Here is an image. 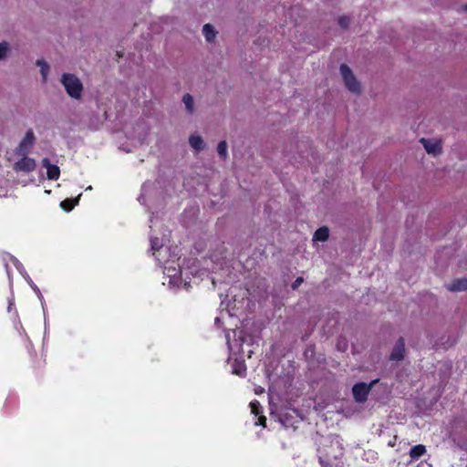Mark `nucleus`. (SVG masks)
Segmentation results:
<instances>
[{
  "label": "nucleus",
  "instance_id": "5701e85b",
  "mask_svg": "<svg viewBox=\"0 0 467 467\" xmlns=\"http://www.w3.org/2000/svg\"><path fill=\"white\" fill-rule=\"evenodd\" d=\"M160 248H161V244H159V239L157 237L151 239V249L154 251H157Z\"/></svg>",
  "mask_w": 467,
  "mask_h": 467
},
{
  "label": "nucleus",
  "instance_id": "20e7f679",
  "mask_svg": "<svg viewBox=\"0 0 467 467\" xmlns=\"http://www.w3.org/2000/svg\"><path fill=\"white\" fill-rule=\"evenodd\" d=\"M35 134L32 130H28L26 132L25 137L20 141L19 145L16 149V154L18 156H26L29 152V149L35 143Z\"/></svg>",
  "mask_w": 467,
  "mask_h": 467
},
{
  "label": "nucleus",
  "instance_id": "393cba45",
  "mask_svg": "<svg viewBox=\"0 0 467 467\" xmlns=\"http://www.w3.org/2000/svg\"><path fill=\"white\" fill-rule=\"evenodd\" d=\"M394 445H395V441H389V446L393 447Z\"/></svg>",
  "mask_w": 467,
  "mask_h": 467
},
{
  "label": "nucleus",
  "instance_id": "39448f33",
  "mask_svg": "<svg viewBox=\"0 0 467 467\" xmlns=\"http://www.w3.org/2000/svg\"><path fill=\"white\" fill-rule=\"evenodd\" d=\"M36 161L32 158H28L26 156H23L19 161H17L15 165L14 169L16 171H25V172H30L33 171L36 169Z\"/></svg>",
  "mask_w": 467,
  "mask_h": 467
},
{
  "label": "nucleus",
  "instance_id": "4be33fe9",
  "mask_svg": "<svg viewBox=\"0 0 467 467\" xmlns=\"http://www.w3.org/2000/svg\"><path fill=\"white\" fill-rule=\"evenodd\" d=\"M304 282V278L302 276H298L291 285L293 290L297 289L301 284Z\"/></svg>",
  "mask_w": 467,
  "mask_h": 467
},
{
  "label": "nucleus",
  "instance_id": "f8f14e48",
  "mask_svg": "<svg viewBox=\"0 0 467 467\" xmlns=\"http://www.w3.org/2000/svg\"><path fill=\"white\" fill-rule=\"evenodd\" d=\"M202 32L207 42L214 41L217 31L211 24H205L202 27Z\"/></svg>",
  "mask_w": 467,
  "mask_h": 467
},
{
  "label": "nucleus",
  "instance_id": "6ab92c4d",
  "mask_svg": "<svg viewBox=\"0 0 467 467\" xmlns=\"http://www.w3.org/2000/svg\"><path fill=\"white\" fill-rule=\"evenodd\" d=\"M217 151H218V154L219 156L223 159V160H225L226 157H227V143L225 140H221L219 143H218V146H217Z\"/></svg>",
  "mask_w": 467,
  "mask_h": 467
},
{
  "label": "nucleus",
  "instance_id": "a878e982",
  "mask_svg": "<svg viewBox=\"0 0 467 467\" xmlns=\"http://www.w3.org/2000/svg\"><path fill=\"white\" fill-rule=\"evenodd\" d=\"M465 9L467 10V5H465Z\"/></svg>",
  "mask_w": 467,
  "mask_h": 467
},
{
  "label": "nucleus",
  "instance_id": "ddd939ff",
  "mask_svg": "<svg viewBox=\"0 0 467 467\" xmlns=\"http://www.w3.org/2000/svg\"><path fill=\"white\" fill-rule=\"evenodd\" d=\"M329 237V230L326 226L319 227L314 234V239L320 242H326Z\"/></svg>",
  "mask_w": 467,
  "mask_h": 467
},
{
  "label": "nucleus",
  "instance_id": "f03ea898",
  "mask_svg": "<svg viewBox=\"0 0 467 467\" xmlns=\"http://www.w3.org/2000/svg\"><path fill=\"white\" fill-rule=\"evenodd\" d=\"M340 73L348 90L353 93H359L361 90L360 84L357 80L350 67L346 64H342L340 66Z\"/></svg>",
  "mask_w": 467,
  "mask_h": 467
},
{
  "label": "nucleus",
  "instance_id": "1a4fd4ad",
  "mask_svg": "<svg viewBox=\"0 0 467 467\" xmlns=\"http://www.w3.org/2000/svg\"><path fill=\"white\" fill-rule=\"evenodd\" d=\"M447 289L449 291L457 292V291H465L467 290V278H458L454 279L448 286Z\"/></svg>",
  "mask_w": 467,
  "mask_h": 467
},
{
  "label": "nucleus",
  "instance_id": "4468645a",
  "mask_svg": "<svg viewBox=\"0 0 467 467\" xmlns=\"http://www.w3.org/2000/svg\"><path fill=\"white\" fill-rule=\"evenodd\" d=\"M78 202H79V196L75 199H65L64 201H62L60 202V207L65 212L68 213V212L72 211L75 208V206H77L78 204Z\"/></svg>",
  "mask_w": 467,
  "mask_h": 467
},
{
  "label": "nucleus",
  "instance_id": "a211bd4d",
  "mask_svg": "<svg viewBox=\"0 0 467 467\" xmlns=\"http://www.w3.org/2000/svg\"><path fill=\"white\" fill-rule=\"evenodd\" d=\"M251 412L255 416L263 414V407L258 400H253L250 402Z\"/></svg>",
  "mask_w": 467,
  "mask_h": 467
},
{
  "label": "nucleus",
  "instance_id": "9d476101",
  "mask_svg": "<svg viewBox=\"0 0 467 467\" xmlns=\"http://www.w3.org/2000/svg\"><path fill=\"white\" fill-rule=\"evenodd\" d=\"M426 446L423 444H418L410 448L409 455L411 461H417L426 453Z\"/></svg>",
  "mask_w": 467,
  "mask_h": 467
},
{
  "label": "nucleus",
  "instance_id": "b1692460",
  "mask_svg": "<svg viewBox=\"0 0 467 467\" xmlns=\"http://www.w3.org/2000/svg\"><path fill=\"white\" fill-rule=\"evenodd\" d=\"M258 426L265 427L266 425V418L263 414L258 416V421L255 423Z\"/></svg>",
  "mask_w": 467,
  "mask_h": 467
},
{
  "label": "nucleus",
  "instance_id": "aec40b11",
  "mask_svg": "<svg viewBox=\"0 0 467 467\" xmlns=\"http://www.w3.org/2000/svg\"><path fill=\"white\" fill-rule=\"evenodd\" d=\"M338 25L344 28L347 29L350 25V17L347 16H342L338 18Z\"/></svg>",
  "mask_w": 467,
  "mask_h": 467
},
{
  "label": "nucleus",
  "instance_id": "f257e3e1",
  "mask_svg": "<svg viewBox=\"0 0 467 467\" xmlns=\"http://www.w3.org/2000/svg\"><path fill=\"white\" fill-rule=\"evenodd\" d=\"M61 83L70 98L76 99L81 98L83 92V85L76 75L71 73H64L61 77Z\"/></svg>",
  "mask_w": 467,
  "mask_h": 467
},
{
  "label": "nucleus",
  "instance_id": "412c9836",
  "mask_svg": "<svg viewBox=\"0 0 467 467\" xmlns=\"http://www.w3.org/2000/svg\"><path fill=\"white\" fill-rule=\"evenodd\" d=\"M7 50L8 44L6 42L0 43V59H3L6 57Z\"/></svg>",
  "mask_w": 467,
  "mask_h": 467
},
{
  "label": "nucleus",
  "instance_id": "9b49d317",
  "mask_svg": "<svg viewBox=\"0 0 467 467\" xmlns=\"http://www.w3.org/2000/svg\"><path fill=\"white\" fill-rule=\"evenodd\" d=\"M233 373L239 377H245L246 375V365L244 361L234 359L232 364Z\"/></svg>",
  "mask_w": 467,
  "mask_h": 467
},
{
  "label": "nucleus",
  "instance_id": "6e6552de",
  "mask_svg": "<svg viewBox=\"0 0 467 467\" xmlns=\"http://www.w3.org/2000/svg\"><path fill=\"white\" fill-rule=\"evenodd\" d=\"M44 165L47 167V175L49 180H57L60 175L58 166L49 163L48 159H44Z\"/></svg>",
  "mask_w": 467,
  "mask_h": 467
},
{
  "label": "nucleus",
  "instance_id": "0eeeda50",
  "mask_svg": "<svg viewBox=\"0 0 467 467\" xmlns=\"http://www.w3.org/2000/svg\"><path fill=\"white\" fill-rule=\"evenodd\" d=\"M420 142L428 153L439 154L441 151V146L440 142L431 141L424 138L420 139Z\"/></svg>",
  "mask_w": 467,
  "mask_h": 467
},
{
  "label": "nucleus",
  "instance_id": "f3484780",
  "mask_svg": "<svg viewBox=\"0 0 467 467\" xmlns=\"http://www.w3.org/2000/svg\"><path fill=\"white\" fill-rule=\"evenodd\" d=\"M182 101H183L188 112L192 113L193 112V104H194L192 97L187 93L182 97Z\"/></svg>",
  "mask_w": 467,
  "mask_h": 467
},
{
  "label": "nucleus",
  "instance_id": "7ed1b4c3",
  "mask_svg": "<svg viewBox=\"0 0 467 467\" xmlns=\"http://www.w3.org/2000/svg\"><path fill=\"white\" fill-rule=\"evenodd\" d=\"M376 381L377 380H374L369 384H367L365 382L356 383L352 388V394L354 400L358 403H364L365 401H367L371 388Z\"/></svg>",
  "mask_w": 467,
  "mask_h": 467
},
{
  "label": "nucleus",
  "instance_id": "dca6fc26",
  "mask_svg": "<svg viewBox=\"0 0 467 467\" xmlns=\"http://www.w3.org/2000/svg\"><path fill=\"white\" fill-rule=\"evenodd\" d=\"M36 65L40 67V73L42 75L43 81L46 82L49 71L48 64L43 59H38L36 61Z\"/></svg>",
  "mask_w": 467,
  "mask_h": 467
},
{
  "label": "nucleus",
  "instance_id": "2eb2a0df",
  "mask_svg": "<svg viewBox=\"0 0 467 467\" xmlns=\"http://www.w3.org/2000/svg\"><path fill=\"white\" fill-rule=\"evenodd\" d=\"M190 145L196 150H201L204 148V142L201 136L191 135L189 138Z\"/></svg>",
  "mask_w": 467,
  "mask_h": 467
},
{
  "label": "nucleus",
  "instance_id": "423d86ee",
  "mask_svg": "<svg viewBox=\"0 0 467 467\" xmlns=\"http://www.w3.org/2000/svg\"><path fill=\"white\" fill-rule=\"evenodd\" d=\"M405 354V340L402 337H400L395 346L392 348V351L389 355V359L392 361H400L404 358Z\"/></svg>",
  "mask_w": 467,
  "mask_h": 467
}]
</instances>
